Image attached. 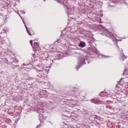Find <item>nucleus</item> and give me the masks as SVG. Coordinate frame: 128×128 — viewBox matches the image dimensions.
<instances>
[{"instance_id": "nucleus-1", "label": "nucleus", "mask_w": 128, "mask_h": 128, "mask_svg": "<svg viewBox=\"0 0 128 128\" xmlns=\"http://www.w3.org/2000/svg\"><path fill=\"white\" fill-rule=\"evenodd\" d=\"M30 45L32 46L34 48H35V49L38 48V46H39L38 43V42H35V43L34 44V46H33V45H32V40H30Z\"/></svg>"}, {"instance_id": "nucleus-2", "label": "nucleus", "mask_w": 128, "mask_h": 128, "mask_svg": "<svg viewBox=\"0 0 128 128\" xmlns=\"http://www.w3.org/2000/svg\"><path fill=\"white\" fill-rule=\"evenodd\" d=\"M27 32L29 36H34V32L32 30H30V31H28V30L27 29Z\"/></svg>"}, {"instance_id": "nucleus-3", "label": "nucleus", "mask_w": 128, "mask_h": 128, "mask_svg": "<svg viewBox=\"0 0 128 128\" xmlns=\"http://www.w3.org/2000/svg\"><path fill=\"white\" fill-rule=\"evenodd\" d=\"M86 46V44H84V42H81L80 43V46L82 48H84Z\"/></svg>"}, {"instance_id": "nucleus-4", "label": "nucleus", "mask_w": 128, "mask_h": 128, "mask_svg": "<svg viewBox=\"0 0 128 128\" xmlns=\"http://www.w3.org/2000/svg\"><path fill=\"white\" fill-rule=\"evenodd\" d=\"M126 58V57L124 56H122L121 60H124V59Z\"/></svg>"}]
</instances>
